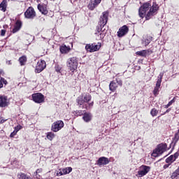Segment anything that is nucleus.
I'll return each mask as SVG.
<instances>
[{"instance_id":"obj_1","label":"nucleus","mask_w":179,"mask_h":179,"mask_svg":"<svg viewBox=\"0 0 179 179\" xmlns=\"http://www.w3.org/2000/svg\"><path fill=\"white\" fill-rule=\"evenodd\" d=\"M157 10H159V5L156 3H153L152 6L150 7V3H145L139 8L138 13L140 17H145L146 20L152 19L155 15H157Z\"/></svg>"},{"instance_id":"obj_2","label":"nucleus","mask_w":179,"mask_h":179,"mask_svg":"<svg viewBox=\"0 0 179 179\" xmlns=\"http://www.w3.org/2000/svg\"><path fill=\"white\" fill-rule=\"evenodd\" d=\"M166 150H167V144L161 143L158 145L155 150H154L152 156H153V157H158V156L164 153Z\"/></svg>"},{"instance_id":"obj_3","label":"nucleus","mask_w":179,"mask_h":179,"mask_svg":"<svg viewBox=\"0 0 179 179\" xmlns=\"http://www.w3.org/2000/svg\"><path fill=\"white\" fill-rule=\"evenodd\" d=\"M78 58L73 57L67 60V66L71 72L78 69Z\"/></svg>"},{"instance_id":"obj_4","label":"nucleus","mask_w":179,"mask_h":179,"mask_svg":"<svg viewBox=\"0 0 179 179\" xmlns=\"http://www.w3.org/2000/svg\"><path fill=\"white\" fill-rule=\"evenodd\" d=\"M149 171H150V166L143 165L140 166L138 173L136 174V177H139L141 178L146 176Z\"/></svg>"},{"instance_id":"obj_5","label":"nucleus","mask_w":179,"mask_h":179,"mask_svg":"<svg viewBox=\"0 0 179 179\" xmlns=\"http://www.w3.org/2000/svg\"><path fill=\"white\" fill-rule=\"evenodd\" d=\"M92 100V95L86 94L84 96H79L77 99V103L79 106H83L85 103H89Z\"/></svg>"},{"instance_id":"obj_6","label":"nucleus","mask_w":179,"mask_h":179,"mask_svg":"<svg viewBox=\"0 0 179 179\" xmlns=\"http://www.w3.org/2000/svg\"><path fill=\"white\" fill-rule=\"evenodd\" d=\"M64 125L63 121L57 120L52 124L51 130L53 131V132H58V131H61V129L64 128Z\"/></svg>"},{"instance_id":"obj_7","label":"nucleus","mask_w":179,"mask_h":179,"mask_svg":"<svg viewBox=\"0 0 179 179\" xmlns=\"http://www.w3.org/2000/svg\"><path fill=\"white\" fill-rule=\"evenodd\" d=\"M45 66H47L45 61L41 60L38 62L36 66L35 72H36V73H40V72H43V71L45 69Z\"/></svg>"},{"instance_id":"obj_8","label":"nucleus","mask_w":179,"mask_h":179,"mask_svg":"<svg viewBox=\"0 0 179 179\" xmlns=\"http://www.w3.org/2000/svg\"><path fill=\"white\" fill-rule=\"evenodd\" d=\"M32 99L35 103H44V95H43L41 93L33 94Z\"/></svg>"},{"instance_id":"obj_9","label":"nucleus","mask_w":179,"mask_h":179,"mask_svg":"<svg viewBox=\"0 0 179 179\" xmlns=\"http://www.w3.org/2000/svg\"><path fill=\"white\" fill-rule=\"evenodd\" d=\"M48 2L46 1V3H38V10L42 15H48V8H47Z\"/></svg>"},{"instance_id":"obj_10","label":"nucleus","mask_w":179,"mask_h":179,"mask_svg":"<svg viewBox=\"0 0 179 179\" xmlns=\"http://www.w3.org/2000/svg\"><path fill=\"white\" fill-rule=\"evenodd\" d=\"M25 17L27 19H33L36 17V11L33 7H29L24 13Z\"/></svg>"},{"instance_id":"obj_11","label":"nucleus","mask_w":179,"mask_h":179,"mask_svg":"<svg viewBox=\"0 0 179 179\" xmlns=\"http://www.w3.org/2000/svg\"><path fill=\"white\" fill-rule=\"evenodd\" d=\"M100 45L95 44H87L85 45V50L90 52H94L100 50Z\"/></svg>"},{"instance_id":"obj_12","label":"nucleus","mask_w":179,"mask_h":179,"mask_svg":"<svg viewBox=\"0 0 179 179\" xmlns=\"http://www.w3.org/2000/svg\"><path fill=\"white\" fill-rule=\"evenodd\" d=\"M128 31H129V29L127 25H124L119 29V31H117V36L124 37V36H125Z\"/></svg>"},{"instance_id":"obj_13","label":"nucleus","mask_w":179,"mask_h":179,"mask_svg":"<svg viewBox=\"0 0 179 179\" xmlns=\"http://www.w3.org/2000/svg\"><path fill=\"white\" fill-rule=\"evenodd\" d=\"M101 2V0H90V2L88 5V8L90 10H93Z\"/></svg>"},{"instance_id":"obj_14","label":"nucleus","mask_w":179,"mask_h":179,"mask_svg":"<svg viewBox=\"0 0 179 179\" xmlns=\"http://www.w3.org/2000/svg\"><path fill=\"white\" fill-rule=\"evenodd\" d=\"M109 163L110 160L106 157H101L97 161L98 166H106V164H108Z\"/></svg>"},{"instance_id":"obj_15","label":"nucleus","mask_w":179,"mask_h":179,"mask_svg":"<svg viewBox=\"0 0 179 179\" xmlns=\"http://www.w3.org/2000/svg\"><path fill=\"white\" fill-rule=\"evenodd\" d=\"M108 20V13L103 12V15L100 18V22L102 26H106V24H107Z\"/></svg>"},{"instance_id":"obj_16","label":"nucleus","mask_w":179,"mask_h":179,"mask_svg":"<svg viewBox=\"0 0 179 179\" xmlns=\"http://www.w3.org/2000/svg\"><path fill=\"white\" fill-rule=\"evenodd\" d=\"M162 76H161L160 78H158L157 83H156V86L154 89V94L155 96L159 94V90L160 89V86L162 85Z\"/></svg>"},{"instance_id":"obj_17","label":"nucleus","mask_w":179,"mask_h":179,"mask_svg":"<svg viewBox=\"0 0 179 179\" xmlns=\"http://www.w3.org/2000/svg\"><path fill=\"white\" fill-rule=\"evenodd\" d=\"M8 106V97L0 95V107H6Z\"/></svg>"},{"instance_id":"obj_18","label":"nucleus","mask_w":179,"mask_h":179,"mask_svg":"<svg viewBox=\"0 0 179 179\" xmlns=\"http://www.w3.org/2000/svg\"><path fill=\"white\" fill-rule=\"evenodd\" d=\"M59 50L61 54H68V52L71 51V48L69 46H66V45H62L59 47Z\"/></svg>"},{"instance_id":"obj_19","label":"nucleus","mask_w":179,"mask_h":179,"mask_svg":"<svg viewBox=\"0 0 179 179\" xmlns=\"http://www.w3.org/2000/svg\"><path fill=\"white\" fill-rule=\"evenodd\" d=\"M21 27H22V22L20 21H17L14 27V29H13V33H16L19 31Z\"/></svg>"},{"instance_id":"obj_20","label":"nucleus","mask_w":179,"mask_h":179,"mask_svg":"<svg viewBox=\"0 0 179 179\" xmlns=\"http://www.w3.org/2000/svg\"><path fill=\"white\" fill-rule=\"evenodd\" d=\"M92 113H85L83 119L85 122H90V121H92Z\"/></svg>"},{"instance_id":"obj_21","label":"nucleus","mask_w":179,"mask_h":179,"mask_svg":"<svg viewBox=\"0 0 179 179\" xmlns=\"http://www.w3.org/2000/svg\"><path fill=\"white\" fill-rule=\"evenodd\" d=\"M118 87V85H117V83L112 81L109 85V89L111 92H115V90H117V88Z\"/></svg>"},{"instance_id":"obj_22","label":"nucleus","mask_w":179,"mask_h":179,"mask_svg":"<svg viewBox=\"0 0 179 179\" xmlns=\"http://www.w3.org/2000/svg\"><path fill=\"white\" fill-rule=\"evenodd\" d=\"M6 6H8L6 0H3L0 3V10H2V12H6Z\"/></svg>"},{"instance_id":"obj_23","label":"nucleus","mask_w":179,"mask_h":179,"mask_svg":"<svg viewBox=\"0 0 179 179\" xmlns=\"http://www.w3.org/2000/svg\"><path fill=\"white\" fill-rule=\"evenodd\" d=\"M17 178L18 179H31V176L23 173H20L17 174Z\"/></svg>"},{"instance_id":"obj_24","label":"nucleus","mask_w":179,"mask_h":179,"mask_svg":"<svg viewBox=\"0 0 179 179\" xmlns=\"http://www.w3.org/2000/svg\"><path fill=\"white\" fill-rule=\"evenodd\" d=\"M149 52V50H141V51H138L136 52V55H140V57H146L148 55V53Z\"/></svg>"},{"instance_id":"obj_25","label":"nucleus","mask_w":179,"mask_h":179,"mask_svg":"<svg viewBox=\"0 0 179 179\" xmlns=\"http://www.w3.org/2000/svg\"><path fill=\"white\" fill-rule=\"evenodd\" d=\"M19 62H20V65L23 66L27 62V57H26V56H22L21 57H20Z\"/></svg>"},{"instance_id":"obj_26","label":"nucleus","mask_w":179,"mask_h":179,"mask_svg":"<svg viewBox=\"0 0 179 179\" xmlns=\"http://www.w3.org/2000/svg\"><path fill=\"white\" fill-rule=\"evenodd\" d=\"M173 162H176V157H174V155H171L166 159V163H168L169 164H171V163H173Z\"/></svg>"},{"instance_id":"obj_27","label":"nucleus","mask_w":179,"mask_h":179,"mask_svg":"<svg viewBox=\"0 0 179 179\" xmlns=\"http://www.w3.org/2000/svg\"><path fill=\"white\" fill-rule=\"evenodd\" d=\"M152 36H148L146 38V39L145 41H143V44H144V45H149V44H150V41H152Z\"/></svg>"},{"instance_id":"obj_28","label":"nucleus","mask_w":179,"mask_h":179,"mask_svg":"<svg viewBox=\"0 0 179 179\" xmlns=\"http://www.w3.org/2000/svg\"><path fill=\"white\" fill-rule=\"evenodd\" d=\"M47 139L49 141H52L55 138V134L52 132H48L46 135Z\"/></svg>"},{"instance_id":"obj_29","label":"nucleus","mask_w":179,"mask_h":179,"mask_svg":"<svg viewBox=\"0 0 179 179\" xmlns=\"http://www.w3.org/2000/svg\"><path fill=\"white\" fill-rule=\"evenodd\" d=\"M3 84L8 85V81H6L5 78L0 77V89H2V87H3Z\"/></svg>"},{"instance_id":"obj_30","label":"nucleus","mask_w":179,"mask_h":179,"mask_svg":"<svg viewBox=\"0 0 179 179\" xmlns=\"http://www.w3.org/2000/svg\"><path fill=\"white\" fill-rule=\"evenodd\" d=\"M179 171L176 169L171 175V178L177 179L178 178Z\"/></svg>"},{"instance_id":"obj_31","label":"nucleus","mask_w":179,"mask_h":179,"mask_svg":"<svg viewBox=\"0 0 179 179\" xmlns=\"http://www.w3.org/2000/svg\"><path fill=\"white\" fill-rule=\"evenodd\" d=\"M150 114H151L152 117H156V115H157V114H159V110L156 108H152L150 111Z\"/></svg>"},{"instance_id":"obj_32","label":"nucleus","mask_w":179,"mask_h":179,"mask_svg":"<svg viewBox=\"0 0 179 179\" xmlns=\"http://www.w3.org/2000/svg\"><path fill=\"white\" fill-rule=\"evenodd\" d=\"M63 171V174H69V173H71V171H72V167H67L66 169H62Z\"/></svg>"},{"instance_id":"obj_33","label":"nucleus","mask_w":179,"mask_h":179,"mask_svg":"<svg viewBox=\"0 0 179 179\" xmlns=\"http://www.w3.org/2000/svg\"><path fill=\"white\" fill-rule=\"evenodd\" d=\"M95 34H97L98 37L97 39L98 40H101L102 38H104V33H101L100 31H98L96 33H95Z\"/></svg>"},{"instance_id":"obj_34","label":"nucleus","mask_w":179,"mask_h":179,"mask_svg":"<svg viewBox=\"0 0 179 179\" xmlns=\"http://www.w3.org/2000/svg\"><path fill=\"white\" fill-rule=\"evenodd\" d=\"M56 176L57 177H61V176H65V175L64 173V171H62V169H59L57 171Z\"/></svg>"},{"instance_id":"obj_35","label":"nucleus","mask_w":179,"mask_h":179,"mask_svg":"<svg viewBox=\"0 0 179 179\" xmlns=\"http://www.w3.org/2000/svg\"><path fill=\"white\" fill-rule=\"evenodd\" d=\"M20 129H22V126L19 125V126H16L15 127V130L14 131L17 133V132H19V131H20Z\"/></svg>"},{"instance_id":"obj_36","label":"nucleus","mask_w":179,"mask_h":179,"mask_svg":"<svg viewBox=\"0 0 179 179\" xmlns=\"http://www.w3.org/2000/svg\"><path fill=\"white\" fill-rule=\"evenodd\" d=\"M8 121V119H3L2 117H0V124H3V122Z\"/></svg>"},{"instance_id":"obj_37","label":"nucleus","mask_w":179,"mask_h":179,"mask_svg":"<svg viewBox=\"0 0 179 179\" xmlns=\"http://www.w3.org/2000/svg\"><path fill=\"white\" fill-rule=\"evenodd\" d=\"M16 134H17V133L15 131H13V132L10 134V138H13V137L16 135Z\"/></svg>"},{"instance_id":"obj_38","label":"nucleus","mask_w":179,"mask_h":179,"mask_svg":"<svg viewBox=\"0 0 179 179\" xmlns=\"http://www.w3.org/2000/svg\"><path fill=\"white\" fill-rule=\"evenodd\" d=\"M5 34H6V30L2 29L1 32V36H5Z\"/></svg>"},{"instance_id":"obj_39","label":"nucleus","mask_w":179,"mask_h":179,"mask_svg":"<svg viewBox=\"0 0 179 179\" xmlns=\"http://www.w3.org/2000/svg\"><path fill=\"white\" fill-rule=\"evenodd\" d=\"M175 101H176V100H174V98H173L171 101H170L169 102L168 106H169V107H170V106H171L173 104V103H175Z\"/></svg>"},{"instance_id":"obj_40","label":"nucleus","mask_w":179,"mask_h":179,"mask_svg":"<svg viewBox=\"0 0 179 179\" xmlns=\"http://www.w3.org/2000/svg\"><path fill=\"white\" fill-rule=\"evenodd\" d=\"M117 83L119 86H122V81L121 80H117Z\"/></svg>"},{"instance_id":"obj_41","label":"nucleus","mask_w":179,"mask_h":179,"mask_svg":"<svg viewBox=\"0 0 179 179\" xmlns=\"http://www.w3.org/2000/svg\"><path fill=\"white\" fill-rule=\"evenodd\" d=\"M42 171H43V169H37L35 173L36 174H38V173H41Z\"/></svg>"},{"instance_id":"obj_42","label":"nucleus","mask_w":179,"mask_h":179,"mask_svg":"<svg viewBox=\"0 0 179 179\" xmlns=\"http://www.w3.org/2000/svg\"><path fill=\"white\" fill-rule=\"evenodd\" d=\"M170 164H165V165L164 166V169H169Z\"/></svg>"},{"instance_id":"obj_43","label":"nucleus","mask_w":179,"mask_h":179,"mask_svg":"<svg viewBox=\"0 0 179 179\" xmlns=\"http://www.w3.org/2000/svg\"><path fill=\"white\" fill-rule=\"evenodd\" d=\"M4 72L3 70H0V76H3Z\"/></svg>"},{"instance_id":"obj_44","label":"nucleus","mask_w":179,"mask_h":179,"mask_svg":"<svg viewBox=\"0 0 179 179\" xmlns=\"http://www.w3.org/2000/svg\"><path fill=\"white\" fill-rule=\"evenodd\" d=\"M173 157H175V160H176V159L178 157V154L177 153L174 154Z\"/></svg>"},{"instance_id":"obj_45","label":"nucleus","mask_w":179,"mask_h":179,"mask_svg":"<svg viewBox=\"0 0 179 179\" xmlns=\"http://www.w3.org/2000/svg\"><path fill=\"white\" fill-rule=\"evenodd\" d=\"M89 107H93V102L89 103Z\"/></svg>"},{"instance_id":"obj_46","label":"nucleus","mask_w":179,"mask_h":179,"mask_svg":"<svg viewBox=\"0 0 179 179\" xmlns=\"http://www.w3.org/2000/svg\"><path fill=\"white\" fill-rule=\"evenodd\" d=\"M169 107H170V106H169V104H167V105H165L164 108H169Z\"/></svg>"},{"instance_id":"obj_47","label":"nucleus","mask_w":179,"mask_h":179,"mask_svg":"<svg viewBox=\"0 0 179 179\" xmlns=\"http://www.w3.org/2000/svg\"><path fill=\"white\" fill-rule=\"evenodd\" d=\"M82 114H83V113H82V110H80V111L79 112V113H78V115H82Z\"/></svg>"},{"instance_id":"obj_48","label":"nucleus","mask_w":179,"mask_h":179,"mask_svg":"<svg viewBox=\"0 0 179 179\" xmlns=\"http://www.w3.org/2000/svg\"><path fill=\"white\" fill-rule=\"evenodd\" d=\"M36 178L39 179L40 178L38 176H37Z\"/></svg>"},{"instance_id":"obj_49","label":"nucleus","mask_w":179,"mask_h":179,"mask_svg":"<svg viewBox=\"0 0 179 179\" xmlns=\"http://www.w3.org/2000/svg\"><path fill=\"white\" fill-rule=\"evenodd\" d=\"M85 108H87V106H85Z\"/></svg>"},{"instance_id":"obj_50","label":"nucleus","mask_w":179,"mask_h":179,"mask_svg":"<svg viewBox=\"0 0 179 179\" xmlns=\"http://www.w3.org/2000/svg\"><path fill=\"white\" fill-rule=\"evenodd\" d=\"M50 1H55V0H50Z\"/></svg>"}]
</instances>
